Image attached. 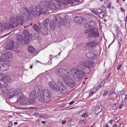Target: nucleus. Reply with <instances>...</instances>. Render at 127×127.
I'll list each match as a JSON object with an SVG mask.
<instances>
[{
    "label": "nucleus",
    "instance_id": "obj_1",
    "mask_svg": "<svg viewBox=\"0 0 127 127\" xmlns=\"http://www.w3.org/2000/svg\"><path fill=\"white\" fill-rule=\"evenodd\" d=\"M68 4V0H52L50 1L49 2L47 1H42L39 3L34 9L31 8L29 11L28 9L25 7H22L20 9V16H17L16 20L18 24L22 25L24 22V19H30L32 18L39 16L40 14L43 15L47 14L48 11L46 10L48 8L56 10L60 9L62 5H66Z\"/></svg>",
    "mask_w": 127,
    "mask_h": 127
},
{
    "label": "nucleus",
    "instance_id": "obj_2",
    "mask_svg": "<svg viewBox=\"0 0 127 127\" xmlns=\"http://www.w3.org/2000/svg\"><path fill=\"white\" fill-rule=\"evenodd\" d=\"M93 66V64L91 62L83 61L82 64L78 65L77 68H72L71 72L74 78L80 79L90 72V68H92Z\"/></svg>",
    "mask_w": 127,
    "mask_h": 127
},
{
    "label": "nucleus",
    "instance_id": "obj_3",
    "mask_svg": "<svg viewBox=\"0 0 127 127\" xmlns=\"http://www.w3.org/2000/svg\"><path fill=\"white\" fill-rule=\"evenodd\" d=\"M54 95L50 91L46 89L43 91L40 90L37 97L39 101L46 103L51 99V97H54Z\"/></svg>",
    "mask_w": 127,
    "mask_h": 127
},
{
    "label": "nucleus",
    "instance_id": "obj_4",
    "mask_svg": "<svg viewBox=\"0 0 127 127\" xmlns=\"http://www.w3.org/2000/svg\"><path fill=\"white\" fill-rule=\"evenodd\" d=\"M55 18V21H53L50 22L49 26L51 29H54L56 26L61 25H64L69 24L70 22V19L68 17V16H66L64 19V21H62V20H61L60 15H58L54 17Z\"/></svg>",
    "mask_w": 127,
    "mask_h": 127
},
{
    "label": "nucleus",
    "instance_id": "obj_5",
    "mask_svg": "<svg viewBox=\"0 0 127 127\" xmlns=\"http://www.w3.org/2000/svg\"><path fill=\"white\" fill-rule=\"evenodd\" d=\"M16 39L18 40H20L23 44H27L32 39V36L31 34H29L28 31L25 30L23 31L22 35H18L17 36Z\"/></svg>",
    "mask_w": 127,
    "mask_h": 127
},
{
    "label": "nucleus",
    "instance_id": "obj_6",
    "mask_svg": "<svg viewBox=\"0 0 127 127\" xmlns=\"http://www.w3.org/2000/svg\"><path fill=\"white\" fill-rule=\"evenodd\" d=\"M69 71L67 69L61 68L57 69L55 71L56 74L63 79H71L70 76Z\"/></svg>",
    "mask_w": 127,
    "mask_h": 127
},
{
    "label": "nucleus",
    "instance_id": "obj_7",
    "mask_svg": "<svg viewBox=\"0 0 127 127\" xmlns=\"http://www.w3.org/2000/svg\"><path fill=\"white\" fill-rule=\"evenodd\" d=\"M48 84L50 87L52 89L57 92H61V90H62L63 88L64 87L63 82H60L57 84L53 81L49 82Z\"/></svg>",
    "mask_w": 127,
    "mask_h": 127
},
{
    "label": "nucleus",
    "instance_id": "obj_8",
    "mask_svg": "<svg viewBox=\"0 0 127 127\" xmlns=\"http://www.w3.org/2000/svg\"><path fill=\"white\" fill-rule=\"evenodd\" d=\"M22 94L21 89H20L15 90L13 88L10 89L7 93V98L9 99L13 98H17L21 94Z\"/></svg>",
    "mask_w": 127,
    "mask_h": 127
},
{
    "label": "nucleus",
    "instance_id": "obj_9",
    "mask_svg": "<svg viewBox=\"0 0 127 127\" xmlns=\"http://www.w3.org/2000/svg\"><path fill=\"white\" fill-rule=\"evenodd\" d=\"M28 99L27 98L25 97L24 95H22L19 98L17 99V102H19L20 104H25L28 102Z\"/></svg>",
    "mask_w": 127,
    "mask_h": 127
},
{
    "label": "nucleus",
    "instance_id": "obj_10",
    "mask_svg": "<svg viewBox=\"0 0 127 127\" xmlns=\"http://www.w3.org/2000/svg\"><path fill=\"white\" fill-rule=\"evenodd\" d=\"M40 90L37 86H36L35 87L34 90L30 94V97H37V94L40 92Z\"/></svg>",
    "mask_w": 127,
    "mask_h": 127
},
{
    "label": "nucleus",
    "instance_id": "obj_11",
    "mask_svg": "<svg viewBox=\"0 0 127 127\" xmlns=\"http://www.w3.org/2000/svg\"><path fill=\"white\" fill-rule=\"evenodd\" d=\"M87 59L89 61H93L96 60V56L95 54L92 52H89L86 55Z\"/></svg>",
    "mask_w": 127,
    "mask_h": 127
},
{
    "label": "nucleus",
    "instance_id": "obj_12",
    "mask_svg": "<svg viewBox=\"0 0 127 127\" xmlns=\"http://www.w3.org/2000/svg\"><path fill=\"white\" fill-rule=\"evenodd\" d=\"M51 77L49 75L46 74L45 75L43 73H41L38 75L36 78V79H51Z\"/></svg>",
    "mask_w": 127,
    "mask_h": 127
},
{
    "label": "nucleus",
    "instance_id": "obj_13",
    "mask_svg": "<svg viewBox=\"0 0 127 127\" xmlns=\"http://www.w3.org/2000/svg\"><path fill=\"white\" fill-rule=\"evenodd\" d=\"M65 83L70 87H72L76 85L75 81L74 80H64Z\"/></svg>",
    "mask_w": 127,
    "mask_h": 127
},
{
    "label": "nucleus",
    "instance_id": "obj_14",
    "mask_svg": "<svg viewBox=\"0 0 127 127\" xmlns=\"http://www.w3.org/2000/svg\"><path fill=\"white\" fill-rule=\"evenodd\" d=\"M96 24V22L94 21H89L86 23L85 26L86 28L92 27L95 26Z\"/></svg>",
    "mask_w": 127,
    "mask_h": 127
},
{
    "label": "nucleus",
    "instance_id": "obj_15",
    "mask_svg": "<svg viewBox=\"0 0 127 127\" xmlns=\"http://www.w3.org/2000/svg\"><path fill=\"white\" fill-rule=\"evenodd\" d=\"M9 65L6 64H2L0 63V71H4L7 70L9 67Z\"/></svg>",
    "mask_w": 127,
    "mask_h": 127
},
{
    "label": "nucleus",
    "instance_id": "obj_16",
    "mask_svg": "<svg viewBox=\"0 0 127 127\" xmlns=\"http://www.w3.org/2000/svg\"><path fill=\"white\" fill-rule=\"evenodd\" d=\"M10 22L13 28L17 27L18 24V23L16 21L15 18V17H12L11 18Z\"/></svg>",
    "mask_w": 127,
    "mask_h": 127
},
{
    "label": "nucleus",
    "instance_id": "obj_17",
    "mask_svg": "<svg viewBox=\"0 0 127 127\" xmlns=\"http://www.w3.org/2000/svg\"><path fill=\"white\" fill-rule=\"evenodd\" d=\"M48 29L47 27H41L40 32L44 35H46L48 33Z\"/></svg>",
    "mask_w": 127,
    "mask_h": 127
},
{
    "label": "nucleus",
    "instance_id": "obj_18",
    "mask_svg": "<svg viewBox=\"0 0 127 127\" xmlns=\"http://www.w3.org/2000/svg\"><path fill=\"white\" fill-rule=\"evenodd\" d=\"M99 33H94L92 32L88 35V37L90 38H96L99 36Z\"/></svg>",
    "mask_w": 127,
    "mask_h": 127
},
{
    "label": "nucleus",
    "instance_id": "obj_19",
    "mask_svg": "<svg viewBox=\"0 0 127 127\" xmlns=\"http://www.w3.org/2000/svg\"><path fill=\"white\" fill-rule=\"evenodd\" d=\"M98 30V29L97 28L95 27H93L86 30L85 31L84 33H88L91 32L97 31Z\"/></svg>",
    "mask_w": 127,
    "mask_h": 127
},
{
    "label": "nucleus",
    "instance_id": "obj_20",
    "mask_svg": "<svg viewBox=\"0 0 127 127\" xmlns=\"http://www.w3.org/2000/svg\"><path fill=\"white\" fill-rule=\"evenodd\" d=\"M114 90L115 88H112L111 90L110 91L109 93V95H111V98L112 99L115 98L117 96V94L114 91Z\"/></svg>",
    "mask_w": 127,
    "mask_h": 127
},
{
    "label": "nucleus",
    "instance_id": "obj_21",
    "mask_svg": "<svg viewBox=\"0 0 127 127\" xmlns=\"http://www.w3.org/2000/svg\"><path fill=\"white\" fill-rule=\"evenodd\" d=\"M97 44H98V42H97L92 41L88 43L87 44V46L91 48L95 47Z\"/></svg>",
    "mask_w": 127,
    "mask_h": 127
},
{
    "label": "nucleus",
    "instance_id": "obj_22",
    "mask_svg": "<svg viewBox=\"0 0 127 127\" xmlns=\"http://www.w3.org/2000/svg\"><path fill=\"white\" fill-rule=\"evenodd\" d=\"M32 28L37 32L38 33L40 32V29L37 25L36 24H34L32 27Z\"/></svg>",
    "mask_w": 127,
    "mask_h": 127
},
{
    "label": "nucleus",
    "instance_id": "obj_23",
    "mask_svg": "<svg viewBox=\"0 0 127 127\" xmlns=\"http://www.w3.org/2000/svg\"><path fill=\"white\" fill-rule=\"evenodd\" d=\"M10 77L6 75H3L1 73H0V79H9Z\"/></svg>",
    "mask_w": 127,
    "mask_h": 127
},
{
    "label": "nucleus",
    "instance_id": "obj_24",
    "mask_svg": "<svg viewBox=\"0 0 127 127\" xmlns=\"http://www.w3.org/2000/svg\"><path fill=\"white\" fill-rule=\"evenodd\" d=\"M14 44L13 43H10L9 44L7 45V49L11 50L13 49L14 48Z\"/></svg>",
    "mask_w": 127,
    "mask_h": 127
},
{
    "label": "nucleus",
    "instance_id": "obj_25",
    "mask_svg": "<svg viewBox=\"0 0 127 127\" xmlns=\"http://www.w3.org/2000/svg\"><path fill=\"white\" fill-rule=\"evenodd\" d=\"M28 49L29 52L31 53H34L36 51L35 49L32 46H31L29 47Z\"/></svg>",
    "mask_w": 127,
    "mask_h": 127
},
{
    "label": "nucleus",
    "instance_id": "obj_26",
    "mask_svg": "<svg viewBox=\"0 0 127 127\" xmlns=\"http://www.w3.org/2000/svg\"><path fill=\"white\" fill-rule=\"evenodd\" d=\"M49 20L47 18L43 22L42 24L44 27H47L48 26L49 23Z\"/></svg>",
    "mask_w": 127,
    "mask_h": 127
},
{
    "label": "nucleus",
    "instance_id": "obj_27",
    "mask_svg": "<svg viewBox=\"0 0 127 127\" xmlns=\"http://www.w3.org/2000/svg\"><path fill=\"white\" fill-rule=\"evenodd\" d=\"M29 102L31 103H35L36 100V98L30 97Z\"/></svg>",
    "mask_w": 127,
    "mask_h": 127
},
{
    "label": "nucleus",
    "instance_id": "obj_28",
    "mask_svg": "<svg viewBox=\"0 0 127 127\" xmlns=\"http://www.w3.org/2000/svg\"><path fill=\"white\" fill-rule=\"evenodd\" d=\"M114 121L116 123L118 122L121 119V118L120 116L117 115L116 116H115L114 118Z\"/></svg>",
    "mask_w": 127,
    "mask_h": 127
},
{
    "label": "nucleus",
    "instance_id": "obj_29",
    "mask_svg": "<svg viewBox=\"0 0 127 127\" xmlns=\"http://www.w3.org/2000/svg\"><path fill=\"white\" fill-rule=\"evenodd\" d=\"M75 19H76V20L78 21L77 22L78 23L80 24L81 23V22H80V21L81 20H83L82 18L80 16L76 17H75Z\"/></svg>",
    "mask_w": 127,
    "mask_h": 127
},
{
    "label": "nucleus",
    "instance_id": "obj_30",
    "mask_svg": "<svg viewBox=\"0 0 127 127\" xmlns=\"http://www.w3.org/2000/svg\"><path fill=\"white\" fill-rule=\"evenodd\" d=\"M4 25L2 23H0V31L2 32L4 30Z\"/></svg>",
    "mask_w": 127,
    "mask_h": 127
},
{
    "label": "nucleus",
    "instance_id": "obj_31",
    "mask_svg": "<svg viewBox=\"0 0 127 127\" xmlns=\"http://www.w3.org/2000/svg\"><path fill=\"white\" fill-rule=\"evenodd\" d=\"M3 27H4V29H6L7 30L9 29V27H8V25H9V23H5Z\"/></svg>",
    "mask_w": 127,
    "mask_h": 127
},
{
    "label": "nucleus",
    "instance_id": "obj_32",
    "mask_svg": "<svg viewBox=\"0 0 127 127\" xmlns=\"http://www.w3.org/2000/svg\"><path fill=\"white\" fill-rule=\"evenodd\" d=\"M104 13L102 11V12L99 14L98 15L99 17L100 18H102L104 17Z\"/></svg>",
    "mask_w": 127,
    "mask_h": 127
},
{
    "label": "nucleus",
    "instance_id": "obj_33",
    "mask_svg": "<svg viewBox=\"0 0 127 127\" xmlns=\"http://www.w3.org/2000/svg\"><path fill=\"white\" fill-rule=\"evenodd\" d=\"M9 80H0V82L1 84H3L2 82L4 83H6L8 82Z\"/></svg>",
    "mask_w": 127,
    "mask_h": 127
},
{
    "label": "nucleus",
    "instance_id": "obj_34",
    "mask_svg": "<svg viewBox=\"0 0 127 127\" xmlns=\"http://www.w3.org/2000/svg\"><path fill=\"white\" fill-rule=\"evenodd\" d=\"M101 110H100V109H98L96 108V109L95 110V113L96 114H98L100 112H101Z\"/></svg>",
    "mask_w": 127,
    "mask_h": 127
},
{
    "label": "nucleus",
    "instance_id": "obj_35",
    "mask_svg": "<svg viewBox=\"0 0 127 127\" xmlns=\"http://www.w3.org/2000/svg\"><path fill=\"white\" fill-rule=\"evenodd\" d=\"M89 116V115L87 113H85L81 116L82 117H88Z\"/></svg>",
    "mask_w": 127,
    "mask_h": 127
},
{
    "label": "nucleus",
    "instance_id": "obj_36",
    "mask_svg": "<svg viewBox=\"0 0 127 127\" xmlns=\"http://www.w3.org/2000/svg\"><path fill=\"white\" fill-rule=\"evenodd\" d=\"M124 104L122 102H121L119 104V109H121L122 108Z\"/></svg>",
    "mask_w": 127,
    "mask_h": 127
},
{
    "label": "nucleus",
    "instance_id": "obj_37",
    "mask_svg": "<svg viewBox=\"0 0 127 127\" xmlns=\"http://www.w3.org/2000/svg\"><path fill=\"white\" fill-rule=\"evenodd\" d=\"M96 11L97 12V13H98L99 14L103 11V10L102 9H98Z\"/></svg>",
    "mask_w": 127,
    "mask_h": 127
},
{
    "label": "nucleus",
    "instance_id": "obj_38",
    "mask_svg": "<svg viewBox=\"0 0 127 127\" xmlns=\"http://www.w3.org/2000/svg\"><path fill=\"white\" fill-rule=\"evenodd\" d=\"M91 12L95 14H97V12L95 11L94 9H92L91 10Z\"/></svg>",
    "mask_w": 127,
    "mask_h": 127
},
{
    "label": "nucleus",
    "instance_id": "obj_39",
    "mask_svg": "<svg viewBox=\"0 0 127 127\" xmlns=\"http://www.w3.org/2000/svg\"><path fill=\"white\" fill-rule=\"evenodd\" d=\"M36 38L39 41L41 40V37L39 36H36Z\"/></svg>",
    "mask_w": 127,
    "mask_h": 127
},
{
    "label": "nucleus",
    "instance_id": "obj_40",
    "mask_svg": "<svg viewBox=\"0 0 127 127\" xmlns=\"http://www.w3.org/2000/svg\"><path fill=\"white\" fill-rule=\"evenodd\" d=\"M122 66V64H120L118 65V66L117 67V70H119L120 68H121V66Z\"/></svg>",
    "mask_w": 127,
    "mask_h": 127
},
{
    "label": "nucleus",
    "instance_id": "obj_41",
    "mask_svg": "<svg viewBox=\"0 0 127 127\" xmlns=\"http://www.w3.org/2000/svg\"><path fill=\"white\" fill-rule=\"evenodd\" d=\"M108 92L107 91H105L103 94V96H105L108 93Z\"/></svg>",
    "mask_w": 127,
    "mask_h": 127
},
{
    "label": "nucleus",
    "instance_id": "obj_42",
    "mask_svg": "<svg viewBox=\"0 0 127 127\" xmlns=\"http://www.w3.org/2000/svg\"><path fill=\"white\" fill-rule=\"evenodd\" d=\"M8 27H9V29H10V28H13L12 25L11 24H10V23L9 24V25H8Z\"/></svg>",
    "mask_w": 127,
    "mask_h": 127
},
{
    "label": "nucleus",
    "instance_id": "obj_43",
    "mask_svg": "<svg viewBox=\"0 0 127 127\" xmlns=\"http://www.w3.org/2000/svg\"><path fill=\"white\" fill-rule=\"evenodd\" d=\"M29 109H36V108L35 107H30L29 108Z\"/></svg>",
    "mask_w": 127,
    "mask_h": 127
},
{
    "label": "nucleus",
    "instance_id": "obj_44",
    "mask_svg": "<svg viewBox=\"0 0 127 127\" xmlns=\"http://www.w3.org/2000/svg\"><path fill=\"white\" fill-rule=\"evenodd\" d=\"M96 108H97V109H100V110H101V109L102 108V107L101 106H97V107H96Z\"/></svg>",
    "mask_w": 127,
    "mask_h": 127
},
{
    "label": "nucleus",
    "instance_id": "obj_45",
    "mask_svg": "<svg viewBox=\"0 0 127 127\" xmlns=\"http://www.w3.org/2000/svg\"><path fill=\"white\" fill-rule=\"evenodd\" d=\"M84 120H81L79 121L78 123L80 124H81V123H83V122H84Z\"/></svg>",
    "mask_w": 127,
    "mask_h": 127
},
{
    "label": "nucleus",
    "instance_id": "obj_46",
    "mask_svg": "<svg viewBox=\"0 0 127 127\" xmlns=\"http://www.w3.org/2000/svg\"><path fill=\"white\" fill-rule=\"evenodd\" d=\"M94 93V92L93 91H91L89 93V95L90 96L91 95H92Z\"/></svg>",
    "mask_w": 127,
    "mask_h": 127
},
{
    "label": "nucleus",
    "instance_id": "obj_47",
    "mask_svg": "<svg viewBox=\"0 0 127 127\" xmlns=\"http://www.w3.org/2000/svg\"><path fill=\"white\" fill-rule=\"evenodd\" d=\"M126 95H125L124 94V95H122V96H121V97L122 98V99H123V98H124L125 97H126Z\"/></svg>",
    "mask_w": 127,
    "mask_h": 127
},
{
    "label": "nucleus",
    "instance_id": "obj_48",
    "mask_svg": "<svg viewBox=\"0 0 127 127\" xmlns=\"http://www.w3.org/2000/svg\"><path fill=\"white\" fill-rule=\"evenodd\" d=\"M103 81L100 84V85H99V86L100 87H101L102 86H103V85L104 84L105 82H104L103 83Z\"/></svg>",
    "mask_w": 127,
    "mask_h": 127
},
{
    "label": "nucleus",
    "instance_id": "obj_49",
    "mask_svg": "<svg viewBox=\"0 0 127 127\" xmlns=\"http://www.w3.org/2000/svg\"><path fill=\"white\" fill-rule=\"evenodd\" d=\"M120 93L121 94V95H124V93L123 91H121L120 92Z\"/></svg>",
    "mask_w": 127,
    "mask_h": 127
},
{
    "label": "nucleus",
    "instance_id": "obj_50",
    "mask_svg": "<svg viewBox=\"0 0 127 127\" xmlns=\"http://www.w3.org/2000/svg\"><path fill=\"white\" fill-rule=\"evenodd\" d=\"M74 102V101H71L69 103V104L70 105H71L73 104Z\"/></svg>",
    "mask_w": 127,
    "mask_h": 127
},
{
    "label": "nucleus",
    "instance_id": "obj_51",
    "mask_svg": "<svg viewBox=\"0 0 127 127\" xmlns=\"http://www.w3.org/2000/svg\"><path fill=\"white\" fill-rule=\"evenodd\" d=\"M111 7V5L110 4V3L108 4L107 5V7L108 8H110V7Z\"/></svg>",
    "mask_w": 127,
    "mask_h": 127
},
{
    "label": "nucleus",
    "instance_id": "obj_52",
    "mask_svg": "<svg viewBox=\"0 0 127 127\" xmlns=\"http://www.w3.org/2000/svg\"><path fill=\"white\" fill-rule=\"evenodd\" d=\"M66 122V121L65 120H64L62 122V124H64Z\"/></svg>",
    "mask_w": 127,
    "mask_h": 127
},
{
    "label": "nucleus",
    "instance_id": "obj_53",
    "mask_svg": "<svg viewBox=\"0 0 127 127\" xmlns=\"http://www.w3.org/2000/svg\"><path fill=\"white\" fill-rule=\"evenodd\" d=\"M124 98V99H123V101H124V102H125V100H126V97H125Z\"/></svg>",
    "mask_w": 127,
    "mask_h": 127
},
{
    "label": "nucleus",
    "instance_id": "obj_54",
    "mask_svg": "<svg viewBox=\"0 0 127 127\" xmlns=\"http://www.w3.org/2000/svg\"><path fill=\"white\" fill-rule=\"evenodd\" d=\"M41 123H42L44 124H46V122L44 121H41Z\"/></svg>",
    "mask_w": 127,
    "mask_h": 127
},
{
    "label": "nucleus",
    "instance_id": "obj_55",
    "mask_svg": "<svg viewBox=\"0 0 127 127\" xmlns=\"http://www.w3.org/2000/svg\"><path fill=\"white\" fill-rule=\"evenodd\" d=\"M111 75V74L110 73H109L108 75V76L107 77V79L108 78V77H109Z\"/></svg>",
    "mask_w": 127,
    "mask_h": 127
},
{
    "label": "nucleus",
    "instance_id": "obj_56",
    "mask_svg": "<svg viewBox=\"0 0 127 127\" xmlns=\"http://www.w3.org/2000/svg\"><path fill=\"white\" fill-rule=\"evenodd\" d=\"M92 16H93V18H94V19H96V17L94 15H93Z\"/></svg>",
    "mask_w": 127,
    "mask_h": 127
},
{
    "label": "nucleus",
    "instance_id": "obj_57",
    "mask_svg": "<svg viewBox=\"0 0 127 127\" xmlns=\"http://www.w3.org/2000/svg\"><path fill=\"white\" fill-rule=\"evenodd\" d=\"M2 92L4 94H6V92L4 91V90L2 91Z\"/></svg>",
    "mask_w": 127,
    "mask_h": 127
},
{
    "label": "nucleus",
    "instance_id": "obj_58",
    "mask_svg": "<svg viewBox=\"0 0 127 127\" xmlns=\"http://www.w3.org/2000/svg\"><path fill=\"white\" fill-rule=\"evenodd\" d=\"M14 125H17L18 124V122H14Z\"/></svg>",
    "mask_w": 127,
    "mask_h": 127
},
{
    "label": "nucleus",
    "instance_id": "obj_59",
    "mask_svg": "<svg viewBox=\"0 0 127 127\" xmlns=\"http://www.w3.org/2000/svg\"><path fill=\"white\" fill-rule=\"evenodd\" d=\"M117 125L116 124H115L113 126V127H116Z\"/></svg>",
    "mask_w": 127,
    "mask_h": 127
},
{
    "label": "nucleus",
    "instance_id": "obj_60",
    "mask_svg": "<svg viewBox=\"0 0 127 127\" xmlns=\"http://www.w3.org/2000/svg\"><path fill=\"white\" fill-rule=\"evenodd\" d=\"M112 120H111L110 121H109V123H110V124H112Z\"/></svg>",
    "mask_w": 127,
    "mask_h": 127
},
{
    "label": "nucleus",
    "instance_id": "obj_61",
    "mask_svg": "<svg viewBox=\"0 0 127 127\" xmlns=\"http://www.w3.org/2000/svg\"><path fill=\"white\" fill-rule=\"evenodd\" d=\"M70 119L69 118H67L66 119V121L67 120V121H69L70 120Z\"/></svg>",
    "mask_w": 127,
    "mask_h": 127
},
{
    "label": "nucleus",
    "instance_id": "obj_62",
    "mask_svg": "<svg viewBox=\"0 0 127 127\" xmlns=\"http://www.w3.org/2000/svg\"><path fill=\"white\" fill-rule=\"evenodd\" d=\"M42 117V115H40L39 116V118H41Z\"/></svg>",
    "mask_w": 127,
    "mask_h": 127
},
{
    "label": "nucleus",
    "instance_id": "obj_63",
    "mask_svg": "<svg viewBox=\"0 0 127 127\" xmlns=\"http://www.w3.org/2000/svg\"><path fill=\"white\" fill-rule=\"evenodd\" d=\"M99 88H99V87H97L96 88V91H97L99 89Z\"/></svg>",
    "mask_w": 127,
    "mask_h": 127
},
{
    "label": "nucleus",
    "instance_id": "obj_64",
    "mask_svg": "<svg viewBox=\"0 0 127 127\" xmlns=\"http://www.w3.org/2000/svg\"><path fill=\"white\" fill-rule=\"evenodd\" d=\"M125 21L126 22H127V17H126L125 19Z\"/></svg>",
    "mask_w": 127,
    "mask_h": 127
}]
</instances>
